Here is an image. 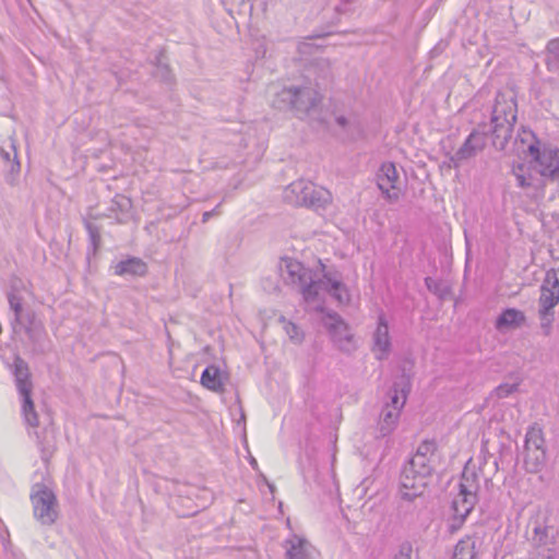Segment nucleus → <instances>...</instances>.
<instances>
[{
  "label": "nucleus",
  "instance_id": "nucleus-1",
  "mask_svg": "<svg viewBox=\"0 0 559 559\" xmlns=\"http://www.w3.org/2000/svg\"><path fill=\"white\" fill-rule=\"evenodd\" d=\"M518 105L512 91L498 92L488 122H479L465 140H479L491 136L492 140H511L516 121Z\"/></svg>",
  "mask_w": 559,
  "mask_h": 559
},
{
  "label": "nucleus",
  "instance_id": "nucleus-2",
  "mask_svg": "<svg viewBox=\"0 0 559 559\" xmlns=\"http://www.w3.org/2000/svg\"><path fill=\"white\" fill-rule=\"evenodd\" d=\"M322 96L311 87L283 88L275 97L273 106L278 109H290L300 119H309L318 124H325L321 117L320 103Z\"/></svg>",
  "mask_w": 559,
  "mask_h": 559
},
{
  "label": "nucleus",
  "instance_id": "nucleus-3",
  "mask_svg": "<svg viewBox=\"0 0 559 559\" xmlns=\"http://www.w3.org/2000/svg\"><path fill=\"white\" fill-rule=\"evenodd\" d=\"M435 473L433 465H425L408 459L400 472L399 493L403 500L414 501L423 496Z\"/></svg>",
  "mask_w": 559,
  "mask_h": 559
},
{
  "label": "nucleus",
  "instance_id": "nucleus-4",
  "mask_svg": "<svg viewBox=\"0 0 559 559\" xmlns=\"http://www.w3.org/2000/svg\"><path fill=\"white\" fill-rule=\"evenodd\" d=\"M528 169L536 171L543 178L559 180V148L549 142H531L527 148Z\"/></svg>",
  "mask_w": 559,
  "mask_h": 559
},
{
  "label": "nucleus",
  "instance_id": "nucleus-5",
  "mask_svg": "<svg viewBox=\"0 0 559 559\" xmlns=\"http://www.w3.org/2000/svg\"><path fill=\"white\" fill-rule=\"evenodd\" d=\"M34 518L41 525H52L58 519L57 497L52 489L43 483H35L29 495Z\"/></svg>",
  "mask_w": 559,
  "mask_h": 559
},
{
  "label": "nucleus",
  "instance_id": "nucleus-6",
  "mask_svg": "<svg viewBox=\"0 0 559 559\" xmlns=\"http://www.w3.org/2000/svg\"><path fill=\"white\" fill-rule=\"evenodd\" d=\"M286 281L293 285H297L299 290L307 302H313L319 296V283L313 277L312 271L304 266L297 260H285Z\"/></svg>",
  "mask_w": 559,
  "mask_h": 559
},
{
  "label": "nucleus",
  "instance_id": "nucleus-7",
  "mask_svg": "<svg viewBox=\"0 0 559 559\" xmlns=\"http://www.w3.org/2000/svg\"><path fill=\"white\" fill-rule=\"evenodd\" d=\"M12 325L14 332H17V328L25 332L34 354L41 355L47 350V332L45 325L33 309H28L22 318L12 322Z\"/></svg>",
  "mask_w": 559,
  "mask_h": 559
},
{
  "label": "nucleus",
  "instance_id": "nucleus-8",
  "mask_svg": "<svg viewBox=\"0 0 559 559\" xmlns=\"http://www.w3.org/2000/svg\"><path fill=\"white\" fill-rule=\"evenodd\" d=\"M324 326L326 328L331 340L337 349L343 353L350 354L357 348V345L354 341V334L352 333L349 325L338 313H326Z\"/></svg>",
  "mask_w": 559,
  "mask_h": 559
},
{
  "label": "nucleus",
  "instance_id": "nucleus-9",
  "mask_svg": "<svg viewBox=\"0 0 559 559\" xmlns=\"http://www.w3.org/2000/svg\"><path fill=\"white\" fill-rule=\"evenodd\" d=\"M376 182L388 202L395 203L400 200V176L394 163L386 162L380 166L376 174Z\"/></svg>",
  "mask_w": 559,
  "mask_h": 559
},
{
  "label": "nucleus",
  "instance_id": "nucleus-10",
  "mask_svg": "<svg viewBox=\"0 0 559 559\" xmlns=\"http://www.w3.org/2000/svg\"><path fill=\"white\" fill-rule=\"evenodd\" d=\"M559 304V278L555 269L546 272L540 285V295L538 298V310L543 313L554 310Z\"/></svg>",
  "mask_w": 559,
  "mask_h": 559
},
{
  "label": "nucleus",
  "instance_id": "nucleus-11",
  "mask_svg": "<svg viewBox=\"0 0 559 559\" xmlns=\"http://www.w3.org/2000/svg\"><path fill=\"white\" fill-rule=\"evenodd\" d=\"M330 201L331 193L326 189L317 187L312 182L304 181V195H301V206L318 211L325 209Z\"/></svg>",
  "mask_w": 559,
  "mask_h": 559
},
{
  "label": "nucleus",
  "instance_id": "nucleus-12",
  "mask_svg": "<svg viewBox=\"0 0 559 559\" xmlns=\"http://www.w3.org/2000/svg\"><path fill=\"white\" fill-rule=\"evenodd\" d=\"M319 292H326L338 304L345 305L350 300L349 292L346 285L338 278L332 277L330 272L323 274V278L318 280Z\"/></svg>",
  "mask_w": 559,
  "mask_h": 559
},
{
  "label": "nucleus",
  "instance_id": "nucleus-13",
  "mask_svg": "<svg viewBox=\"0 0 559 559\" xmlns=\"http://www.w3.org/2000/svg\"><path fill=\"white\" fill-rule=\"evenodd\" d=\"M117 276L142 277L148 272L147 264L138 257H128L111 266Z\"/></svg>",
  "mask_w": 559,
  "mask_h": 559
},
{
  "label": "nucleus",
  "instance_id": "nucleus-14",
  "mask_svg": "<svg viewBox=\"0 0 559 559\" xmlns=\"http://www.w3.org/2000/svg\"><path fill=\"white\" fill-rule=\"evenodd\" d=\"M401 413L395 406L383 405L376 428V438H385L396 428Z\"/></svg>",
  "mask_w": 559,
  "mask_h": 559
},
{
  "label": "nucleus",
  "instance_id": "nucleus-15",
  "mask_svg": "<svg viewBox=\"0 0 559 559\" xmlns=\"http://www.w3.org/2000/svg\"><path fill=\"white\" fill-rule=\"evenodd\" d=\"M373 349L381 353V355L378 356L379 359L386 357L391 349L389 324L382 313L378 317V326L373 333Z\"/></svg>",
  "mask_w": 559,
  "mask_h": 559
},
{
  "label": "nucleus",
  "instance_id": "nucleus-16",
  "mask_svg": "<svg viewBox=\"0 0 559 559\" xmlns=\"http://www.w3.org/2000/svg\"><path fill=\"white\" fill-rule=\"evenodd\" d=\"M12 368L19 393L32 391L33 383L31 380L28 364L21 356L16 355L13 359Z\"/></svg>",
  "mask_w": 559,
  "mask_h": 559
},
{
  "label": "nucleus",
  "instance_id": "nucleus-17",
  "mask_svg": "<svg viewBox=\"0 0 559 559\" xmlns=\"http://www.w3.org/2000/svg\"><path fill=\"white\" fill-rule=\"evenodd\" d=\"M411 390V380L404 373L401 376L399 381H395L389 392L390 402L384 405L395 406L399 412L403 408L407 394Z\"/></svg>",
  "mask_w": 559,
  "mask_h": 559
},
{
  "label": "nucleus",
  "instance_id": "nucleus-18",
  "mask_svg": "<svg viewBox=\"0 0 559 559\" xmlns=\"http://www.w3.org/2000/svg\"><path fill=\"white\" fill-rule=\"evenodd\" d=\"M525 321L526 317L523 311L515 308H506L497 317L495 326L499 331H502L504 329H515L523 325Z\"/></svg>",
  "mask_w": 559,
  "mask_h": 559
},
{
  "label": "nucleus",
  "instance_id": "nucleus-19",
  "mask_svg": "<svg viewBox=\"0 0 559 559\" xmlns=\"http://www.w3.org/2000/svg\"><path fill=\"white\" fill-rule=\"evenodd\" d=\"M0 158L9 170L7 182L13 185L15 176L19 175L21 170V164L17 158L15 142H11L10 151L0 147Z\"/></svg>",
  "mask_w": 559,
  "mask_h": 559
},
{
  "label": "nucleus",
  "instance_id": "nucleus-20",
  "mask_svg": "<svg viewBox=\"0 0 559 559\" xmlns=\"http://www.w3.org/2000/svg\"><path fill=\"white\" fill-rule=\"evenodd\" d=\"M285 544L287 559H311V545L306 539L294 536Z\"/></svg>",
  "mask_w": 559,
  "mask_h": 559
},
{
  "label": "nucleus",
  "instance_id": "nucleus-21",
  "mask_svg": "<svg viewBox=\"0 0 559 559\" xmlns=\"http://www.w3.org/2000/svg\"><path fill=\"white\" fill-rule=\"evenodd\" d=\"M483 148L484 142H463V145L454 154H449L450 166L460 167L462 162L475 156Z\"/></svg>",
  "mask_w": 559,
  "mask_h": 559
},
{
  "label": "nucleus",
  "instance_id": "nucleus-22",
  "mask_svg": "<svg viewBox=\"0 0 559 559\" xmlns=\"http://www.w3.org/2000/svg\"><path fill=\"white\" fill-rule=\"evenodd\" d=\"M201 384L213 392L224 391L223 376L219 367L209 365L201 374Z\"/></svg>",
  "mask_w": 559,
  "mask_h": 559
},
{
  "label": "nucleus",
  "instance_id": "nucleus-23",
  "mask_svg": "<svg viewBox=\"0 0 559 559\" xmlns=\"http://www.w3.org/2000/svg\"><path fill=\"white\" fill-rule=\"evenodd\" d=\"M460 493L465 496H477L479 489L478 474L474 468H471L467 464L465 465L460 481Z\"/></svg>",
  "mask_w": 559,
  "mask_h": 559
},
{
  "label": "nucleus",
  "instance_id": "nucleus-24",
  "mask_svg": "<svg viewBox=\"0 0 559 559\" xmlns=\"http://www.w3.org/2000/svg\"><path fill=\"white\" fill-rule=\"evenodd\" d=\"M546 450L524 449V465L528 473H538L546 464Z\"/></svg>",
  "mask_w": 559,
  "mask_h": 559
},
{
  "label": "nucleus",
  "instance_id": "nucleus-25",
  "mask_svg": "<svg viewBox=\"0 0 559 559\" xmlns=\"http://www.w3.org/2000/svg\"><path fill=\"white\" fill-rule=\"evenodd\" d=\"M310 71L316 75V84L318 86L331 82L333 79L332 64L326 58L314 59Z\"/></svg>",
  "mask_w": 559,
  "mask_h": 559
},
{
  "label": "nucleus",
  "instance_id": "nucleus-26",
  "mask_svg": "<svg viewBox=\"0 0 559 559\" xmlns=\"http://www.w3.org/2000/svg\"><path fill=\"white\" fill-rule=\"evenodd\" d=\"M438 445L435 440L426 439L421 441L416 452L409 457L411 461L423 463L425 465H433L432 464V456L437 452Z\"/></svg>",
  "mask_w": 559,
  "mask_h": 559
},
{
  "label": "nucleus",
  "instance_id": "nucleus-27",
  "mask_svg": "<svg viewBox=\"0 0 559 559\" xmlns=\"http://www.w3.org/2000/svg\"><path fill=\"white\" fill-rule=\"evenodd\" d=\"M330 9L333 11L330 24L337 25L343 17H348L354 13V2L352 0H331Z\"/></svg>",
  "mask_w": 559,
  "mask_h": 559
},
{
  "label": "nucleus",
  "instance_id": "nucleus-28",
  "mask_svg": "<svg viewBox=\"0 0 559 559\" xmlns=\"http://www.w3.org/2000/svg\"><path fill=\"white\" fill-rule=\"evenodd\" d=\"M20 395L22 397V414L26 424L31 427H37L38 416L32 399V391L21 392Z\"/></svg>",
  "mask_w": 559,
  "mask_h": 559
},
{
  "label": "nucleus",
  "instance_id": "nucleus-29",
  "mask_svg": "<svg viewBox=\"0 0 559 559\" xmlns=\"http://www.w3.org/2000/svg\"><path fill=\"white\" fill-rule=\"evenodd\" d=\"M524 449L546 450L543 429L540 427H538L536 424L533 426H530L526 431L525 440H524Z\"/></svg>",
  "mask_w": 559,
  "mask_h": 559
},
{
  "label": "nucleus",
  "instance_id": "nucleus-30",
  "mask_svg": "<svg viewBox=\"0 0 559 559\" xmlns=\"http://www.w3.org/2000/svg\"><path fill=\"white\" fill-rule=\"evenodd\" d=\"M425 285L427 289L436 295L440 300H447L452 295L451 286L443 280H436L427 276L425 277Z\"/></svg>",
  "mask_w": 559,
  "mask_h": 559
},
{
  "label": "nucleus",
  "instance_id": "nucleus-31",
  "mask_svg": "<svg viewBox=\"0 0 559 559\" xmlns=\"http://www.w3.org/2000/svg\"><path fill=\"white\" fill-rule=\"evenodd\" d=\"M477 502V496H465L459 492V498L452 502V510L455 514L467 518L473 511L475 503Z\"/></svg>",
  "mask_w": 559,
  "mask_h": 559
},
{
  "label": "nucleus",
  "instance_id": "nucleus-32",
  "mask_svg": "<svg viewBox=\"0 0 559 559\" xmlns=\"http://www.w3.org/2000/svg\"><path fill=\"white\" fill-rule=\"evenodd\" d=\"M301 195H304V181L298 180L288 185L284 192L283 199L287 204L301 206Z\"/></svg>",
  "mask_w": 559,
  "mask_h": 559
},
{
  "label": "nucleus",
  "instance_id": "nucleus-33",
  "mask_svg": "<svg viewBox=\"0 0 559 559\" xmlns=\"http://www.w3.org/2000/svg\"><path fill=\"white\" fill-rule=\"evenodd\" d=\"M83 224L90 238V246L87 249V258H90V255L95 254L100 247V228L93 224L88 218H83Z\"/></svg>",
  "mask_w": 559,
  "mask_h": 559
},
{
  "label": "nucleus",
  "instance_id": "nucleus-34",
  "mask_svg": "<svg viewBox=\"0 0 559 559\" xmlns=\"http://www.w3.org/2000/svg\"><path fill=\"white\" fill-rule=\"evenodd\" d=\"M533 532V543L536 547L547 546L552 543L549 536V526L537 523Z\"/></svg>",
  "mask_w": 559,
  "mask_h": 559
},
{
  "label": "nucleus",
  "instance_id": "nucleus-35",
  "mask_svg": "<svg viewBox=\"0 0 559 559\" xmlns=\"http://www.w3.org/2000/svg\"><path fill=\"white\" fill-rule=\"evenodd\" d=\"M132 209L131 200L123 194H116L111 200V205L109 210L111 212H119L121 214H127Z\"/></svg>",
  "mask_w": 559,
  "mask_h": 559
},
{
  "label": "nucleus",
  "instance_id": "nucleus-36",
  "mask_svg": "<svg viewBox=\"0 0 559 559\" xmlns=\"http://www.w3.org/2000/svg\"><path fill=\"white\" fill-rule=\"evenodd\" d=\"M153 76L165 83H170L173 81L170 68L168 64L164 63L159 57L156 60Z\"/></svg>",
  "mask_w": 559,
  "mask_h": 559
},
{
  "label": "nucleus",
  "instance_id": "nucleus-37",
  "mask_svg": "<svg viewBox=\"0 0 559 559\" xmlns=\"http://www.w3.org/2000/svg\"><path fill=\"white\" fill-rule=\"evenodd\" d=\"M475 552H474V546L469 547V545L464 542L460 540L455 547L453 552V559H474Z\"/></svg>",
  "mask_w": 559,
  "mask_h": 559
},
{
  "label": "nucleus",
  "instance_id": "nucleus-38",
  "mask_svg": "<svg viewBox=\"0 0 559 559\" xmlns=\"http://www.w3.org/2000/svg\"><path fill=\"white\" fill-rule=\"evenodd\" d=\"M524 168H525L524 164H518L516 166L513 167V174L516 178L519 187L528 188L532 186V177L531 176L526 177L523 174Z\"/></svg>",
  "mask_w": 559,
  "mask_h": 559
},
{
  "label": "nucleus",
  "instance_id": "nucleus-39",
  "mask_svg": "<svg viewBox=\"0 0 559 559\" xmlns=\"http://www.w3.org/2000/svg\"><path fill=\"white\" fill-rule=\"evenodd\" d=\"M538 317L540 319V328L545 335H549L551 332V324L554 321V310L547 311V313H543L542 310H538Z\"/></svg>",
  "mask_w": 559,
  "mask_h": 559
},
{
  "label": "nucleus",
  "instance_id": "nucleus-40",
  "mask_svg": "<svg viewBox=\"0 0 559 559\" xmlns=\"http://www.w3.org/2000/svg\"><path fill=\"white\" fill-rule=\"evenodd\" d=\"M518 389V383H502L495 389L493 393L498 399H506L512 393L516 392Z\"/></svg>",
  "mask_w": 559,
  "mask_h": 559
},
{
  "label": "nucleus",
  "instance_id": "nucleus-41",
  "mask_svg": "<svg viewBox=\"0 0 559 559\" xmlns=\"http://www.w3.org/2000/svg\"><path fill=\"white\" fill-rule=\"evenodd\" d=\"M285 331L289 338L296 343H301L304 340V333L300 331L299 326L293 322H287L285 325Z\"/></svg>",
  "mask_w": 559,
  "mask_h": 559
},
{
  "label": "nucleus",
  "instance_id": "nucleus-42",
  "mask_svg": "<svg viewBox=\"0 0 559 559\" xmlns=\"http://www.w3.org/2000/svg\"><path fill=\"white\" fill-rule=\"evenodd\" d=\"M37 445L41 453V460L48 462L55 451V447L49 442H45L40 440L39 435L37 433Z\"/></svg>",
  "mask_w": 559,
  "mask_h": 559
},
{
  "label": "nucleus",
  "instance_id": "nucleus-43",
  "mask_svg": "<svg viewBox=\"0 0 559 559\" xmlns=\"http://www.w3.org/2000/svg\"><path fill=\"white\" fill-rule=\"evenodd\" d=\"M412 551V544L409 542H404L400 545L399 551L395 555L394 559H411Z\"/></svg>",
  "mask_w": 559,
  "mask_h": 559
},
{
  "label": "nucleus",
  "instance_id": "nucleus-44",
  "mask_svg": "<svg viewBox=\"0 0 559 559\" xmlns=\"http://www.w3.org/2000/svg\"><path fill=\"white\" fill-rule=\"evenodd\" d=\"M10 306V309L14 312V321H17L20 318H22L28 309H31L29 307L28 308H24L23 307V304L21 301H11V304H9Z\"/></svg>",
  "mask_w": 559,
  "mask_h": 559
},
{
  "label": "nucleus",
  "instance_id": "nucleus-45",
  "mask_svg": "<svg viewBox=\"0 0 559 559\" xmlns=\"http://www.w3.org/2000/svg\"><path fill=\"white\" fill-rule=\"evenodd\" d=\"M548 55L557 62H559V38L551 39L547 44Z\"/></svg>",
  "mask_w": 559,
  "mask_h": 559
},
{
  "label": "nucleus",
  "instance_id": "nucleus-46",
  "mask_svg": "<svg viewBox=\"0 0 559 559\" xmlns=\"http://www.w3.org/2000/svg\"><path fill=\"white\" fill-rule=\"evenodd\" d=\"M23 289H25L24 282L21 278L13 276L10 280V290L8 293L21 294Z\"/></svg>",
  "mask_w": 559,
  "mask_h": 559
},
{
  "label": "nucleus",
  "instance_id": "nucleus-47",
  "mask_svg": "<svg viewBox=\"0 0 559 559\" xmlns=\"http://www.w3.org/2000/svg\"><path fill=\"white\" fill-rule=\"evenodd\" d=\"M465 520H466V518L460 516L454 513L452 523L449 525V532L454 533V532L459 531L462 527Z\"/></svg>",
  "mask_w": 559,
  "mask_h": 559
},
{
  "label": "nucleus",
  "instance_id": "nucleus-48",
  "mask_svg": "<svg viewBox=\"0 0 559 559\" xmlns=\"http://www.w3.org/2000/svg\"><path fill=\"white\" fill-rule=\"evenodd\" d=\"M521 130H522V133H518V135L515 136L514 140L524 141V140H528V138H531L532 140H538L536 138L535 133L532 130L526 129L524 126L521 127Z\"/></svg>",
  "mask_w": 559,
  "mask_h": 559
},
{
  "label": "nucleus",
  "instance_id": "nucleus-49",
  "mask_svg": "<svg viewBox=\"0 0 559 559\" xmlns=\"http://www.w3.org/2000/svg\"><path fill=\"white\" fill-rule=\"evenodd\" d=\"M7 297L9 304H11V301H21L23 304V297L21 296V294L8 293Z\"/></svg>",
  "mask_w": 559,
  "mask_h": 559
},
{
  "label": "nucleus",
  "instance_id": "nucleus-50",
  "mask_svg": "<svg viewBox=\"0 0 559 559\" xmlns=\"http://www.w3.org/2000/svg\"><path fill=\"white\" fill-rule=\"evenodd\" d=\"M217 207L216 206L215 209H213L212 211H207V212H204L203 215H202V222L205 223L207 222L213 215H215L217 213Z\"/></svg>",
  "mask_w": 559,
  "mask_h": 559
},
{
  "label": "nucleus",
  "instance_id": "nucleus-51",
  "mask_svg": "<svg viewBox=\"0 0 559 559\" xmlns=\"http://www.w3.org/2000/svg\"><path fill=\"white\" fill-rule=\"evenodd\" d=\"M335 121L342 128H345L348 124V119L345 116H342V115L337 116L335 118Z\"/></svg>",
  "mask_w": 559,
  "mask_h": 559
},
{
  "label": "nucleus",
  "instance_id": "nucleus-52",
  "mask_svg": "<svg viewBox=\"0 0 559 559\" xmlns=\"http://www.w3.org/2000/svg\"><path fill=\"white\" fill-rule=\"evenodd\" d=\"M308 46H309V45H308L307 43H302L301 45H299V50H300L301 52H304V51H305V49H306Z\"/></svg>",
  "mask_w": 559,
  "mask_h": 559
},
{
  "label": "nucleus",
  "instance_id": "nucleus-53",
  "mask_svg": "<svg viewBox=\"0 0 559 559\" xmlns=\"http://www.w3.org/2000/svg\"><path fill=\"white\" fill-rule=\"evenodd\" d=\"M265 481H266V484H267V487H269L270 491H271V492H274V490H275V486H274L273 484L269 483L266 479H265Z\"/></svg>",
  "mask_w": 559,
  "mask_h": 559
},
{
  "label": "nucleus",
  "instance_id": "nucleus-54",
  "mask_svg": "<svg viewBox=\"0 0 559 559\" xmlns=\"http://www.w3.org/2000/svg\"><path fill=\"white\" fill-rule=\"evenodd\" d=\"M506 143H507V142H500V147H499V150H500V151L504 150V147H506Z\"/></svg>",
  "mask_w": 559,
  "mask_h": 559
},
{
  "label": "nucleus",
  "instance_id": "nucleus-55",
  "mask_svg": "<svg viewBox=\"0 0 559 559\" xmlns=\"http://www.w3.org/2000/svg\"><path fill=\"white\" fill-rule=\"evenodd\" d=\"M250 463L253 467L257 466V461L254 459H251Z\"/></svg>",
  "mask_w": 559,
  "mask_h": 559
}]
</instances>
